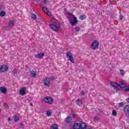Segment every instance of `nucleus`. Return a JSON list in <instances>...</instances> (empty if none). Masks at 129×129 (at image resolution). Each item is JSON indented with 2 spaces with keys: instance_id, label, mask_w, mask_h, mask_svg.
I'll return each instance as SVG.
<instances>
[{
  "instance_id": "obj_1",
  "label": "nucleus",
  "mask_w": 129,
  "mask_h": 129,
  "mask_svg": "<svg viewBox=\"0 0 129 129\" xmlns=\"http://www.w3.org/2000/svg\"><path fill=\"white\" fill-rule=\"evenodd\" d=\"M51 22L53 23V24H50L49 25L50 28L51 30H53L54 32H58L59 30L58 29V28L60 27V23L57 20V19H55V18H52L51 19Z\"/></svg>"
},
{
  "instance_id": "obj_2",
  "label": "nucleus",
  "mask_w": 129,
  "mask_h": 129,
  "mask_svg": "<svg viewBox=\"0 0 129 129\" xmlns=\"http://www.w3.org/2000/svg\"><path fill=\"white\" fill-rule=\"evenodd\" d=\"M67 58H68L69 61H71L72 63H75L74 58L72 56V53L70 51H68L67 52Z\"/></svg>"
},
{
  "instance_id": "obj_3",
  "label": "nucleus",
  "mask_w": 129,
  "mask_h": 129,
  "mask_svg": "<svg viewBox=\"0 0 129 129\" xmlns=\"http://www.w3.org/2000/svg\"><path fill=\"white\" fill-rule=\"evenodd\" d=\"M99 46V42H98V41H97V40L94 41L91 44L92 49H93V50H95L96 49H97Z\"/></svg>"
},
{
  "instance_id": "obj_4",
  "label": "nucleus",
  "mask_w": 129,
  "mask_h": 129,
  "mask_svg": "<svg viewBox=\"0 0 129 129\" xmlns=\"http://www.w3.org/2000/svg\"><path fill=\"white\" fill-rule=\"evenodd\" d=\"M44 102H46L47 103H48V104H52L53 103V98H52L51 97H46L43 99Z\"/></svg>"
},
{
  "instance_id": "obj_5",
  "label": "nucleus",
  "mask_w": 129,
  "mask_h": 129,
  "mask_svg": "<svg viewBox=\"0 0 129 129\" xmlns=\"http://www.w3.org/2000/svg\"><path fill=\"white\" fill-rule=\"evenodd\" d=\"M9 70V67L6 65L0 66V71L1 72H6Z\"/></svg>"
},
{
  "instance_id": "obj_6",
  "label": "nucleus",
  "mask_w": 129,
  "mask_h": 129,
  "mask_svg": "<svg viewBox=\"0 0 129 129\" xmlns=\"http://www.w3.org/2000/svg\"><path fill=\"white\" fill-rule=\"evenodd\" d=\"M44 84L47 87H50V79L48 78H46L44 80Z\"/></svg>"
},
{
  "instance_id": "obj_7",
  "label": "nucleus",
  "mask_w": 129,
  "mask_h": 129,
  "mask_svg": "<svg viewBox=\"0 0 129 129\" xmlns=\"http://www.w3.org/2000/svg\"><path fill=\"white\" fill-rule=\"evenodd\" d=\"M81 123H78V122H76L74 124L73 126V129H79L81 128Z\"/></svg>"
},
{
  "instance_id": "obj_8",
  "label": "nucleus",
  "mask_w": 129,
  "mask_h": 129,
  "mask_svg": "<svg viewBox=\"0 0 129 129\" xmlns=\"http://www.w3.org/2000/svg\"><path fill=\"white\" fill-rule=\"evenodd\" d=\"M70 23L72 26H76V25L78 24V20H77V18H75L74 20L71 21Z\"/></svg>"
},
{
  "instance_id": "obj_9",
  "label": "nucleus",
  "mask_w": 129,
  "mask_h": 129,
  "mask_svg": "<svg viewBox=\"0 0 129 129\" xmlns=\"http://www.w3.org/2000/svg\"><path fill=\"white\" fill-rule=\"evenodd\" d=\"M75 18L76 17L74 16L73 13H69V20L70 21V22H71L72 21H74Z\"/></svg>"
},
{
  "instance_id": "obj_10",
  "label": "nucleus",
  "mask_w": 129,
  "mask_h": 129,
  "mask_svg": "<svg viewBox=\"0 0 129 129\" xmlns=\"http://www.w3.org/2000/svg\"><path fill=\"white\" fill-rule=\"evenodd\" d=\"M126 84L123 82H121L119 86H118V89H120V88H125Z\"/></svg>"
},
{
  "instance_id": "obj_11",
  "label": "nucleus",
  "mask_w": 129,
  "mask_h": 129,
  "mask_svg": "<svg viewBox=\"0 0 129 129\" xmlns=\"http://www.w3.org/2000/svg\"><path fill=\"white\" fill-rule=\"evenodd\" d=\"M110 85L113 87V88H116L118 89V86H119V84L115 83V82H111Z\"/></svg>"
},
{
  "instance_id": "obj_12",
  "label": "nucleus",
  "mask_w": 129,
  "mask_h": 129,
  "mask_svg": "<svg viewBox=\"0 0 129 129\" xmlns=\"http://www.w3.org/2000/svg\"><path fill=\"white\" fill-rule=\"evenodd\" d=\"M44 55L45 54L43 53H39L37 54H35L34 56H35V58L42 59V58H43V57H44Z\"/></svg>"
},
{
  "instance_id": "obj_13",
  "label": "nucleus",
  "mask_w": 129,
  "mask_h": 129,
  "mask_svg": "<svg viewBox=\"0 0 129 129\" xmlns=\"http://www.w3.org/2000/svg\"><path fill=\"white\" fill-rule=\"evenodd\" d=\"M0 91L2 92V93H4V94H6L7 92H8V90H7V88H6L5 87H1L0 88Z\"/></svg>"
},
{
  "instance_id": "obj_14",
  "label": "nucleus",
  "mask_w": 129,
  "mask_h": 129,
  "mask_svg": "<svg viewBox=\"0 0 129 129\" xmlns=\"http://www.w3.org/2000/svg\"><path fill=\"white\" fill-rule=\"evenodd\" d=\"M20 94L21 95L24 96L26 94V88H22L19 91Z\"/></svg>"
},
{
  "instance_id": "obj_15",
  "label": "nucleus",
  "mask_w": 129,
  "mask_h": 129,
  "mask_svg": "<svg viewBox=\"0 0 129 129\" xmlns=\"http://www.w3.org/2000/svg\"><path fill=\"white\" fill-rule=\"evenodd\" d=\"M124 112H125V113H127L129 115V105H126L124 108Z\"/></svg>"
},
{
  "instance_id": "obj_16",
  "label": "nucleus",
  "mask_w": 129,
  "mask_h": 129,
  "mask_svg": "<svg viewBox=\"0 0 129 129\" xmlns=\"http://www.w3.org/2000/svg\"><path fill=\"white\" fill-rule=\"evenodd\" d=\"M76 103H77L78 105H79V106L82 105V101L81 100V99L78 98L77 100H76Z\"/></svg>"
},
{
  "instance_id": "obj_17",
  "label": "nucleus",
  "mask_w": 129,
  "mask_h": 129,
  "mask_svg": "<svg viewBox=\"0 0 129 129\" xmlns=\"http://www.w3.org/2000/svg\"><path fill=\"white\" fill-rule=\"evenodd\" d=\"M81 129H87V125L85 123H81Z\"/></svg>"
},
{
  "instance_id": "obj_18",
  "label": "nucleus",
  "mask_w": 129,
  "mask_h": 129,
  "mask_svg": "<svg viewBox=\"0 0 129 129\" xmlns=\"http://www.w3.org/2000/svg\"><path fill=\"white\" fill-rule=\"evenodd\" d=\"M58 127L59 126L56 123L51 125L50 126L51 129H58Z\"/></svg>"
},
{
  "instance_id": "obj_19",
  "label": "nucleus",
  "mask_w": 129,
  "mask_h": 129,
  "mask_svg": "<svg viewBox=\"0 0 129 129\" xmlns=\"http://www.w3.org/2000/svg\"><path fill=\"white\" fill-rule=\"evenodd\" d=\"M30 73L31 77H36L37 76V74L35 71H32Z\"/></svg>"
},
{
  "instance_id": "obj_20",
  "label": "nucleus",
  "mask_w": 129,
  "mask_h": 129,
  "mask_svg": "<svg viewBox=\"0 0 129 129\" xmlns=\"http://www.w3.org/2000/svg\"><path fill=\"white\" fill-rule=\"evenodd\" d=\"M72 120V118H71V117L69 116L66 119V122H67V123H70L71 120Z\"/></svg>"
},
{
  "instance_id": "obj_21",
  "label": "nucleus",
  "mask_w": 129,
  "mask_h": 129,
  "mask_svg": "<svg viewBox=\"0 0 129 129\" xmlns=\"http://www.w3.org/2000/svg\"><path fill=\"white\" fill-rule=\"evenodd\" d=\"M86 15H81L79 17V19L81 20V21H83V20H85V19H86Z\"/></svg>"
},
{
  "instance_id": "obj_22",
  "label": "nucleus",
  "mask_w": 129,
  "mask_h": 129,
  "mask_svg": "<svg viewBox=\"0 0 129 129\" xmlns=\"http://www.w3.org/2000/svg\"><path fill=\"white\" fill-rule=\"evenodd\" d=\"M15 26V23H14V21H11L9 23V27L10 28H13Z\"/></svg>"
},
{
  "instance_id": "obj_23",
  "label": "nucleus",
  "mask_w": 129,
  "mask_h": 129,
  "mask_svg": "<svg viewBox=\"0 0 129 129\" xmlns=\"http://www.w3.org/2000/svg\"><path fill=\"white\" fill-rule=\"evenodd\" d=\"M13 119H14V121H15V122H17V121H19V119H20V118H19V117H18V116L15 115L13 117Z\"/></svg>"
},
{
  "instance_id": "obj_24",
  "label": "nucleus",
  "mask_w": 129,
  "mask_h": 129,
  "mask_svg": "<svg viewBox=\"0 0 129 129\" xmlns=\"http://www.w3.org/2000/svg\"><path fill=\"white\" fill-rule=\"evenodd\" d=\"M31 18L33 20H36L37 19V15L34 13H32Z\"/></svg>"
},
{
  "instance_id": "obj_25",
  "label": "nucleus",
  "mask_w": 129,
  "mask_h": 129,
  "mask_svg": "<svg viewBox=\"0 0 129 129\" xmlns=\"http://www.w3.org/2000/svg\"><path fill=\"white\" fill-rule=\"evenodd\" d=\"M1 17H5L6 16V12L5 11H1L0 13Z\"/></svg>"
},
{
  "instance_id": "obj_26",
  "label": "nucleus",
  "mask_w": 129,
  "mask_h": 129,
  "mask_svg": "<svg viewBox=\"0 0 129 129\" xmlns=\"http://www.w3.org/2000/svg\"><path fill=\"white\" fill-rule=\"evenodd\" d=\"M112 115H113L114 116H116V115L117 114V113L116 112V111L115 110H113L112 111Z\"/></svg>"
},
{
  "instance_id": "obj_27",
  "label": "nucleus",
  "mask_w": 129,
  "mask_h": 129,
  "mask_svg": "<svg viewBox=\"0 0 129 129\" xmlns=\"http://www.w3.org/2000/svg\"><path fill=\"white\" fill-rule=\"evenodd\" d=\"M18 69H15L13 71H12V73L13 74H18Z\"/></svg>"
},
{
  "instance_id": "obj_28",
  "label": "nucleus",
  "mask_w": 129,
  "mask_h": 129,
  "mask_svg": "<svg viewBox=\"0 0 129 129\" xmlns=\"http://www.w3.org/2000/svg\"><path fill=\"white\" fill-rule=\"evenodd\" d=\"M42 10L44 12V13H48V9H47V8L43 7H42Z\"/></svg>"
},
{
  "instance_id": "obj_29",
  "label": "nucleus",
  "mask_w": 129,
  "mask_h": 129,
  "mask_svg": "<svg viewBox=\"0 0 129 129\" xmlns=\"http://www.w3.org/2000/svg\"><path fill=\"white\" fill-rule=\"evenodd\" d=\"M120 75L123 76L124 75V71L122 69L120 70Z\"/></svg>"
},
{
  "instance_id": "obj_30",
  "label": "nucleus",
  "mask_w": 129,
  "mask_h": 129,
  "mask_svg": "<svg viewBox=\"0 0 129 129\" xmlns=\"http://www.w3.org/2000/svg\"><path fill=\"white\" fill-rule=\"evenodd\" d=\"M52 114V112L50 111H47L46 112V115L47 116H51Z\"/></svg>"
},
{
  "instance_id": "obj_31",
  "label": "nucleus",
  "mask_w": 129,
  "mask_h": 129,
  "mask_svg": "<svg viewBox=\"0 0 129 129\" xmlns=\"http://www.w3.org/2000/svg\"><path fill=\"white\" fill-rule=\"evenodd\" d=\"M75 30L76 32H80V27L77 26L75 27Z\"/></svg>"
},
{
  "instance_id": "obj_32",
  "label": "nucleus",
  "mask_w": 129,
  "mask_h": 129,
  "mask_svg": "<svg viewBox=\"0 0 129 129\" xmlns=\"http://www.w3.org/2000/svg\"><path fill=\"white\" fill-rule=\"evenodd\" d=\"M123 106V102H120L118 103V107H122Z\"/></svg>"
},
{
  "instance_id": "obj_33",
  "label": "nucleus",
  "mask_w": 129,
  "mask_h": 129,
  "mask_svg": "<svg viewBox=\"0 0 129 129\" xmlns=\"http://www.w3.org/2000/svg\"><path fill=\"white\" fill-rule=\"evenodd\" d=\"M49 79L50 81V80H52V81L55 80V77H54V76H51V77H50V78H49Z\"/></svg>"
},
{
  "instance_id": "obj_34",
  "label": "nucleus",
  "mask_w": 129,
  "mask_h": 129,
  "mask_svg": "<svg viewBox=\"0 0 129 129\" xmlns=\"http://www.w3.org/2000/svg\"><path fill=\"white\" fill-rule=\"evenodd\" d=\"M46 14H47L48 15V16H52V13H50V12L47 11V13H46Z\"/></svg>"
},
{
  "instance_id": "obj_35",
  "label": "nucleus",
  "mask_w": 129,
  "mask_h": 129,
  "mask_svg": "<svg viewBox=\"0 0 129 129\" xmlns=\"http://www.w3.org/2000/svg\"><path fill=\"white\" fill-rule=\"evenodd\" d=\"M119 19H120V20L121 21L123 19V16H122V15H120V17H119Z\"/></svg>"
},
{
  "instance_id": "obj_36",
  "label": "nucleus",
  "mask_w": 129,
  "mask_h": 129,
  "mask_svg": "<svg viewBox=\"0 0 129 129\" xmlns=\"http://www.w3.org/2000/svg\"><path fill=\"white\" fill-rule=\"evenodd\" d=\"M43 3L44 5H47V0H43Z\"/></svg>"
},
{
  "instance_id": "obj_37",
  "label": "nucleus",
  "mask_w": 129,
  "mask_h": 129,
  "mask_svg": "<svg viewBox=\"0 0 129 129\" xmlns=\"http://www.w3.org/2000/svg\"><path fill=\"white\" fill-rule=\"evenodd\" d=\"M4 107H8V106H9V105H8L7 103H5L4 104Z\"/></svg>"
},
{
  "instance_id": "obj_38",
  "label": "nucleus",
  "mask_w": 129,
  "mask_h": 129,
  "mask_svg": "<svg viewBox=\"0 0 129 129\" xmlns=\"http://www.w3.org/2000/svg\"><path fill=\"white\" fill-rule=\"evenodd\" d=\"M20 127H24V124H23V123H20Z\"/></svg>"
},
{
  "instance_id": "obj_39",
  "label": "nucleus",
  "mask_w": 129,
  "mask_h": 129,
  "mask_svg": "<svg viewBox=\"0 0 129 129\" xmlns=\"http://www.w3.org/2000/svg\"><path fill=\"white\" fill-rule=\"evenodd\" d=\"M72 116H73V117H74V118H75V117H76V115L74 114H72Z\"/></svg>"
},
{
  "instance_id": "obj_40",
  "label": "nucleus",
  "mask_w": 129,
  "mask_h": 129,
  "mask_svg": "<svg viewBox=\"0 0 129 129\" xmlns=\"http://www.w3.org/2000/svg\"><path fill=\"white\" fill-rule=\"evenodd\" d=\"M94 119L95 120H98L99 119L98 117H95Z\"/></svg>"
},
{
  "instance_id": "obj_41",
  "label": "nucleus",
  "mask_w": 129,
  "mask_h": 129,
  "mask_svg": "<svg viewBox=\"0 0 129 129\" xmlns=\"http://www.w3.org/2000/svg\"><path fill=\"white\" fill-rule=\"evenodd\" d=\"M81 95H84V91H82L81 92Z\"/></svg>"
},
{
  "instance_id": "obj_42",
  "label": "nucleus",
  "mask_w": 129,
  "mask_h": 129,
  "mask_svg": "<svg viewBox=\"0 0 129 129\" xmlns=\"http://www.w3.org/2000/svg\"><path fill=\"white\" fill-rule=\"evenodd\" d=\"M126 100L129 103V98L126 99Z\"/></svg>"
},
{
  "instance_id": "obj_43",
  "label": "nucleus",
  "mask_w": 129,
  "mask_h": 129,
  "mask_svg": "<svg viewBox=\"0 0 129 129\" xmlns=\"http://www.w3.org/2000/svg\"><path fill=\"white\" fill-rule=\"evenodd\" d=\"M8 121H11V118H10V117L8 118Z\"/></svg>"
},
{
  "instance_id": "obj_44",
  "label": "nucleus",
  "mask_w": 129,
  "mask_h": 129,
  "mask_svg": "<svg viewBox=\"0 0 129 129\" xmlns=\"http://www.w3.org/2000/svg\"><path fill=\"white\" fill-rule=\"evenodd\" d=\"M30 104L31 106H33V103H30Z\"/></svg>"
},
{
  "instance_id": "obj_45",
  "label": "nucleus",
  "mask_w": 129,
  "mask_h": 129,
  "mask_svg": "<svg viewBox=\"0 0 129 129\" xmlns=\"http://www.w3.org/2000/svg\"><path fill=\"white\" fill-rule=\"evenodd\" d=\"M1 112H2V110H1V109H0V113H1Z\"/></svg>"
},
{
  "instance_id": "obj_46",
  "label": "nucleus",
  "mask_w": 129,
  "mask_h": 129,
  "mask_svg": "<svg viewBox=\"0 0 129 129\" xmlns=\"http://www.w3.org/2000/svg\"><path fill=\"white\" fill-rule=\"evenodd\" d=\"M90 129H94V128H90Z\"/></svg>"
}]
</instances>
